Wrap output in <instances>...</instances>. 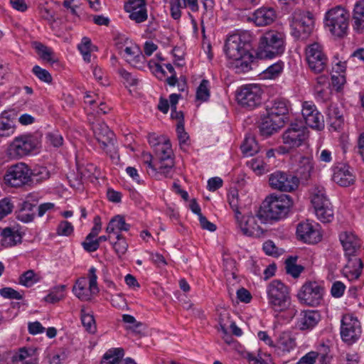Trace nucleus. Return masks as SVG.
Masks as SVG:
<instances>
[{
  "label": "nucleus",
  "mask_w": 364,
  "mask_h": 364,
  "mask_svg": "<svg viewBox=\"0 0 364 364\" xmlns=\"http://www.w3.org/2000/svg\"><path fill=\"white\" fill-rule=\"evenodd\" d=\"M284 50V33L271 30L259 38L257 55L260 59H271L280 55Z\"/></svg>",
  "instance_id": "nucleus-4"
},
{
  "label": "nucleus",
  "mask_w": 364,
  "mask_h": 364,
  "mask_svg": "<svg viewBox=\"0 0 364 364\" xmlns=\"http://www.w3.org/2000/svg\"><path fill=\"white\" fill-rule=\"evenodd\" d=\"M332 85L336 88L337 91L340 90L342 86L346 82V77L341 73H338V75H333L331 76Z\"/></svg>",
  "instance_id": "nucleus-62"
},
{
  "label": "nucleus",
  "mask_w": 364,
  "mask_h": 364,
  "mask_svg": "<svg viewBox=\"0 0 364 364\" xmlns=\"http://www.w3.org/2000/svg\"><path fill=\"white\" fill-rule=\"evenodd\" d=\"M65 285H59L53 288L45 298V301L48 303H56L63 299V292L65 289Z\"/></svg>",
  "instance_id": "nucleus-44"
},
{
  "label": "nucleus",
  "mask_w": 364,
  "mask_h": 364,
  "mask_svg": "<svg viewBox=\"0 0 364 364\" xmlns=\"http://www.w3.org/2000/svg\"><path fill=\"white\" fill-rule=\"evenodd\" d=\"M48 142L55 147H59L63 144V136L58 132H49L46 135Z\"/></svg>",
  "instance_id": "nucleus-57"
},
{
  "label": "nucleus",
  "mask_w": 364,
  "mask_h": 364,
  "mask_svg": "<svg viewBox=\"0 0 364 364\" xmlns=\"http://www.w3.org/2000/svg\"><path fill=\"white\" fill-rule=\"evenodd\" d=\"M74 294L81 301H87L92 299V296L99 292V289H91L90 284L87 287L85 278H80L77 280L76 284L73 288Z\"/></svg>",
  "instance_id": "nucleus-26"
},
{
  "label": "nucleus",
  "mask_w": 364,
  "mask_h": 364,
  "mask_svg": "<svg viewBox=\"0 0 364 364\" xmlns=\"http://www.w3.org/2000/svg\"><path fill=\"white\" fill-rule=\"evenodd\" d=\"M348 20V12L344 8L338 6L326 13L324 24L332 35L341 38L347 33Z\"/></svg>",
  "instance_id": "nucleus-7"
},
{
  "label": "nucleus",
  "mask_w": 364,
  "mask_h": 364,
  "mask_svg": "<svg viewBox=\"0 0 364 364\" xmlns=\"http://www.w3.org/2000/svg\"><path fill=\"white\" fill-rule=\"evenodd\" d=\"M41 280L39 274L34 272L33 270L29 269L23 272L19 277V284L26 287H31L34 284L38 282Z\"/></svg>",
  "instance_id": "nucleus-38"
},
{
  "label": "nucleus",
  "mask_w": 364,
  "mask_h": 364,
  "mask_svg": "<svg viewBox=\"0 0 364 364\" xmlns=\"http://www.w3.org/2000/svg\"><path fill=\"white\" fill-rule=\"evenodd\" d=\"M361 334V326L357 318L351 314H346L341 320V335L345 342L353 343Z\"/></svg>",
  "instance_id": "nucleus-16"
},
{
  "label": "nucleus",
  "mask_w": 364,
  "mask_h": 364,
  "mask_svg": "<svg viewBox=\"0 0 364 364\" xmlns=\"http://www.w3.org/2000/svg\"><path fill=\"white\" fill-rule=\"evenodd\" d=\"M269 306L277 312L284 311L291 304L289 288L280 280L274 279L267 286Z\"/></svg>",
  "instance_id": "nucleus-5"
},
{
  "label": "nucleus",
  "mask_w": 364,
  "mask_h": 364,
  "mask_svg": "<svg viewBox=\"0 0 364 364\" xmlns=\"http://www.w3.org/2000/svg\"><path fill=\"white\" fill-rule=\"evenodd\" d=\"M314 171V163L308 156H302L299 161L296 173L302 181H308Z\"/></svg>",
  "instance_id": "nucleus-29"
},
{
  "label": "nucleus",
  "mask_w": 364,
  "mask_h": 364,
  "mask_svg": "<svg viewBox=\"0 0 364 364\" xmlns=\"http://www.w3.org/2000/svg\"><path fill=\"white\" fill-rule=\"evenodd\" d=\"M317 218L322 223H330L333 220V210L331 205L314 210Z\"/></svg>",
  "instance_id": "nucleus-42"
},
{
  "label": "nucleus",
  "mask_w": 364,
  "mask_h": 364,
  "mask_svg": "<svg viewBox=\"0 0 364 364\" xmlns=\"http://www.w3.org/2000/svg\"><path fill=\"white\" fill-rule=\"evenodd\" d=\"M1 235L2 237L1 244L6 247L15 246L22 242L21 233L14 228H6L3 229Z\"/></svg>",
  "instance_id": "nucleus-28"
},
{
  "label": "nucleus",
  "mask_w": 364,
  "mask_h": 364,
  "mask_svg": "<svg viewBox=\"0 0 364 364\" xmlns=\"http://www.w3.org/2000/svg\"><path fill=\"white\" fill-rule=\"evenodd\" d=\"M85 250L88 252L96 251L99 248L97 241L95 238H89L87 236L85 237V241L82 243Z\"/></svg>",
  "instance_id": "nucleus-59"
},
{
  "label": "nucleus",
  "mask_w": 364,
  "mask_h": 364,
  "mask_svg": "<svg viewBox=\"0 0 364 364\" xmlns=\"http://www.w3.org/2000/svg\"><path fill=\"white\" fill-rule=\"evenodd\" d=\"M344 290V284L341 282H336L333 284L331 291L333 296L338 298L343 294Z\"/></svg>",
  "instance_id": "nucleus-63"
},
{
  "label": "nucleus",
  "mask_w": 364,
  "mask_h": 364,
  "mask_svg": "<svg viewBox=\"0 0 364 364\" xmlns=\"http://www.w3.org/2000/svg\"><path fill=\"white\" fill-rule=\"evenodd\" d=\"M210 97V82L208 80H203L196 90V100L206 102Z\"/></svg>",
  "instance_id": "nucleus-43"
},
{
  "label": "nucleus",
  "mask_w": 364,
  "mask_h": 364,
  "mask_svg": "<svg viewBox=\"0 0 364 364\" xmlns=\"http://www.w3.org/2000/svg\"><path fill=\"white\" fill-rule=\"evenodd\" d=\"M33 72L35 75L41 81L47 83H50L52 82L53 78L49 72L45 69L41 68L40 66L35 65L33 68Z\"/></svg>",
  "instance_id": "nucleus-52"
},
{
  "label": "nucleus",
  "mask_w": 364,
  "mask_h": 364,
  "mask_svg": "<svg viewBox=\"0 0 364 364\" xmlns=\"http://www.w3.org/2000/svg\"><path fill=\"white\" fill-rule=\"evenodd\" d=\"M353 28L358 32L364 29V0L356 3L353 14Z\"/></svg>",
  "instance_id": "nucleus-32"
},
{
  "label": "nucleus",
  "mask_w": 364,
  "mask_h": 364,
  "mask_svg": "<svg viewBox=\"0 0 364 364\" xmlns=\"http://www.w3.org/2000/svg\"><path fill=\"white\" fill-rule=\"evenodd\" d=\"M306 60L311 72L321 73L328 65V58L323 46L318 43H313L306 46L305 50Z\"/></svg>",
  "instance_id": "nucleus-12"
},
{
  "label": "nucleus",
  "mask_w": 364,
  "mask_h": 364,
  "mask_svg": "<svg viewBox=\"0 0 364 364\" xmlns=\"http://www.w3.org/2000/svg\"><path fill=\"white\" fill-rule=\"evenodd\" d=\"M318 357L316 352L311 351L303 356L297 364H314Z\"/></svg>",
  "instance_id": "nucleus-64"
},
{
  "label": "nucleus",
  "mask_w": 364,
  "mask_h": 364,
  "mask_svg": "<svg viewBox=\"0 0 364 364\" xmlns=\"http://www.w3.org/2000/svg\"><path fill=\"white\" fill-rule=\"evenodd\" d=\"M277 14L274 9L262 7L257 9L252 14L251 20L257 26H268L276 19Z\"/></svg>",
  "instance_id": "nucleus-24"
},
{
  "label": "nucleus",
  "mask_w": 364,
  "mask_h": 364,
  "mask_svg": "<svg viewBox=\"0 0 364 364\" xmlns=\"http://www.w3.org/2000/svg\"><path fill=\"white\" fill-rule=\"evenodd\" d=\"M262 93L259 85L248 84L237 89L236 100L242 107L252 109L261 105Z\"/></svg>",
  "instance_id": "nucleus-10"
},
{
  "label": "nucleus",
  "mask_w": 364,
  "mask_h": 364,
  "mask_svg": "<svg viewBox=\"0 0 364 364\" xmlns=\"http://www.w3.org/2000/svg\"><path fill=\"white\" fill-rule=\"evenodd\" d=\"M14 205L9 198H5L0 200V220L10 214Z\"/></svg>",
  "instance_id": "nucleus-53"
},
{
  "label": "nucleus",
  "mask_w": 364,
  "mask_h": 364,
  "mask_svg": "<svg viewBox=\"0 0 364 364\" xmlns=\"http://www.w3.org/2000/svg\"><path fill=\"white\" fill-rule=\"evenodd\" d=\"M247 164L258 176L269 171V166L259 157L252 159L247 162Z\"/></svg>",
  "instance_id": "nucleus-40"
},
{
  "label": "nucleus",
  "mask_w": 364,
  "mask_h": 364,
  "mask_svg": "<svg viewBox=\"0 0 364 364\" xmlns=\"http://www.w3.org/2000/svg\"><path fill=\"white\" fill-rule=\"evenodd\" d=\"M124 53V57L132 66L136 68L143 67L145 57L136 45L132 44L129 46H126Z\"/></svg>",
  "instance_id": "nucleus-25"
},
{
  "label": "nucleus",
  "mask_w": 364,
  "mask_h": 364,
  "mask_svg": "<svg viewBox=\"0 0 364 364\" xmlns=\"http://www.w3.org/2000/svg\"><path fill=\"white\" fill-rule=\"evenodd\" d=\"M291 197L286 194H271L266 197L257 215L264 221H278L285 218L293 206Z\"/></svg>",
  "instance_id": "nucleus-3"
},
{
  "label": "nucleus",
  "mask_w": 364,
  "mask_h": 364,
  "mask_svg": "<svg viewBox=\"0 0 364 364\" xmlns=\"http://www.w3.org/2000/svg\"><path fill=\"white\" fill-rule=\"evenodd\" d=\"M128 12L130 13L129 18L136 23H141L147 19V12L145 6H141L139 9H134Z\"/></svg>",
  "instance_id": "nucleus-49"
},
{
  "label": "nucleus",
  "mask_w": 364,
  "mask_h": 364,
  "mask_svg": "<svg viewBox=\"0 0 364 364\" xmlns=\"http://www.w3.org/2000/svg\"><path fill=\"white\" fill-rule=\"evenodd\" d=\"M38 144L37 139L31 134H22L15 137L9 145L8 155L13 159H19L31 154Z\"/></svg>",
  "instance_id": "nucleus-11"
},
{
  "label": "nucleus",
  "mask_w": 364,
  "mask_h": 364,
  "mask_svg": "<svg viewBox=\"0 0 364 364\" xmlns=\"http://www.w3.org/2000/svg\"><path fill=\"white\" fill-rule=\"evenodd\" d=\"M269 183L274 190L291 192L298 188L299 179L287 172L277 171L269 176Z\"/></svg>",
  "instance_id": "nucleus-14"
},
{
  "label": "nucleus",
  "mask_w": 364,
  "mask_h": 364,
  "mask_svg": "<svg viewBox=\"0 0 364 364\" xmlns=\"http://www.w3.org/2000/svg\"><path fill=\"white\" fill-rule=\"evenodd\" d=\"M306 138V128L298 123L291 124L282 135L283 143L289 148L301 146Z\"/></svg>",
  "instance_id": "nucleus-18"
},
{
  "label": "nucleus",
  "mask_w": 364,
  "mask_h": 364,
  "mask_svg": "<svg viewBox=\"0 0 364 364\" xmlns=\"http://www.w3.org/2000/svg\"><path fill=\"white\" fill-rule=\"evenodd\" d=\"M339 240L346 255L349 257L355 256V253L361 246L359 238L351 232H343L340 234Z\"/></svg>",
  "instance_id": "nucleus-22"
},
{
  "label": "nucleus",
  "mask_w": 364,
  "mask_h": 364,
  "mask_svg": "<svg viewBox=\"0 0 364 364\" xmlns=\"http://www.w3.org/2000/svg\"><path fill=\"white\" fill-rule=\"evenodd\" d=\"M15 125L9 117L8 113L4 112L0 115V136H9L15 132Z\"/></svg>",
  "instance_id": "nucleus-33"
},
{
  "label": "nucleus",
  "mask_w": 364,
  "mask_h": 364,
  "mask_svg": "<svg viewBox=\"0 0 364 364\" xmlns=\"http://www.w3.org/2000/svg\"><path fill=\"white\" fill-rule=\"evenodd\" d=\"M142 158L144 163L146 164L151 170L150 171H148L149 174L152 177H157L160 174L158 168V163L155 164L152 163V156L149 153H143Z\"/></svg>",
  "instance_id": "nucleus-48"
},
{
  "label": "nucleus",
  "mask_w": 364,
  "mask_h": 364,
  "mask_svg": "<svg viewBox=\"0 0 364 364\" xmlns=\"http://www.w3.org/2000/svg\"><path fill=\"white\" fill-rule=\"evenodd\" d=\"M324 294V289L316 282H306L297 294V297L301 304L310 306L319 305Z\"/></svg>",
  "instance_id": "nucleus-13"
},
{
  "label": "nucleus",
  "mask_w": 364,
  "mask_h": 364,
  "mask_svg": "<svg viewBox=\"0 0 364 364\" xmlns=\"http://www.w3.org/2000/svg\"><path fill=\"white\" fill-rule=\"evenodd\" d=\"M158 159V168L161 175L168 177L174 166L173 150L169 140H164L154 151Z\"/></svg>",
  "instance_id": "nucleus-15"
},
{
  "label": "nucleus",
  "mask_w": 364,
  "mask_h": 364,
  "mask_svg": "<svg viewBox=\"0 0 364 364\" xmlns=\"http://www.w3.org/2000/svg\"><path fill=\"white\" fill-rule=\"evenodd\" d=\"M284 69V63L282 60H278L277 63L268 66L262 72L264 78L274 79L277 77Z\"/></svg>",
  "instance_id": "nucleus-41"
},
{
  "label": "nucleus",
  "mask_w": 364,
  "mask_h": 364,
  "mask_svg": "<svg viewBox=\"0 0 364 364\" xmlns=\"http://www.w3.org/2000/svg\"><path fill=\"white\" fill-rule=\"evenodd\" d=\"M130 225L125 222L123 216L117 215L112 218L106 228V232L109 234L114 233L117 235L121 231H128Z\"/></svg>",
  "instance_id": "nucleus-31"
},
{
  "label": "nucleus",
  "mask_w": 364,
  "mask_h": 364,
  "mask_svg": "<svg viewBox=\"0 0 364 364\" xmlns=\"http://www.w3.org/2000/svg\"><path fill=\"white\" fill-rule=\"evenodd\" d=\"M80 53H92L97 50L95 46L92 44L91 40L87 37H83L81 43L77 46Z\"/></svg>",
  "instance_id": "nucleus-54"
},
{
  "label": "nucleus",
  "mask_w": 364,
  "mask_h": 364,
  "mask_svg": "<svg viewBox=\"0 0 364 364\" xmlns=\"http://www.w3.org/2000/svg\"><path fill=\"white\" fill-rule=\"evenodd\" d=\"M81 321L83 326L89 333H94L96 331V325L93 316L87 313L84 309H81Z\"/></svg>",
  "instance_id": "nucleus-45"
},
{
  "label": "nucleus",
  "mask_w": 364,
  "mask_h": 364,
  "mask_svg": "<svg viewBox=\"0 0 364 364\" xmlns=\"http://www.w3.org/2000/svg\"><path fill=\"white\" fill-rule=\"evenodd\" d=\"M290 26L296 39L306 40L314 28V15L308 11L296 10L291 15Z\"/></svg>",
  "instance_id": "nucleus-8"
},
{
  "label": "nucleus",
  "mask_w": 364,
  "mask_h": 364,
  "mask_svg": "<svg viewBox=\"0 0 364 364\" xmlns=\"http://www.w3.org/2000/svg\"><path fill=\"white\" fill-rule=\"evenodd\" d=\"M73 225L66 221L63 220L60 222L57 228V234L60 236H70L73 232Z\"/></svg>",
  "instance_id": "nucleus-51"
},
{
  "label": "nucleus",
  "mask_w": 364,
  "mask_h": 364,
  "mask_svg": "<svg viewBox=\"0 0 364 364\" xmlns=\"http://www.w3.org/2000/svg\"><path fill=\"white\" fill-rule=\"evenodd\" d=\"M120 76L124 79V83L129 86H134L137 84L138 80L132 73L127 72L124 69L119 70Z\"/></svg>",
  "instance_id": "nucleus-58"
},
{
  "label": "nucleus",
  "mask_w": 364,
  "mask_h": 364,
  "mask_svg": "<svg viewBox=\"0 0 364 364\" xmlns=\"http://www.w3.org/2000/svg\"><path fill=\"white\" fill-rule=\"evenodd\" d=\"M34 48L43 60L50 63H54L58 61L51 48L37 42L34 43Z\"/></svg>",
  "instance_id": "nucleus-37"
},
{
  "label": "nucleus",
  "mask_w": 364,
  "mask_h": 364,
  "mask_svg": "<svg viewBox=\"0 0 364 364\" xmlns=\"http://www.w3.org/2000/svg\"><path fill=\"white\" fill-rule=\"evenodd\" d=\"M327 122L334 131L339 129L343 123L342 115L339 114L337 109H330L328 113Z\"/></svg>",
  "instance_id": "nucleus-39"
},
{
  "label": "nucleus",
  "mask_w": 364,
  "mask_h": 364,
  "mask_svg": "<svg viewBox=\"0 0 364 364\" xmlns=\"http://www.w3.org/2000/svg\"><path fill=\"white\" fill-rule=\"evenodd\" d=\"M235 219L237 228L240 230L242 235L247 237H260L263 234V229L258 224L256 216L252 215L237 216Z\"/></svg>",
  "instance_id": "nucleus-17"
},
{
  "label": "nucleus",
  "mask_w": 364,
  "mask_h": 364,
  "mask_svg": "<svg viewBox=\"0 0 364 364\" xmlns=\"http://www.w3.org/2000/svg\"><path fill=\"white\" fill-rule=\"evenodd\" d=\"M91 128L95 139L100 144V147L109 154L112 161L117 162L119 156L115 146V136L108 126L102 121L97 120L90 122Z\"/></svg>",
  "instance_id": "nucleus-6"
},
{
  "label": "nucleus",
  "mask_w": 364,
  "mask_h": 364,
  "mask_svg": "<svg viewBox=\"0 0 364 364\" xmlns=\"http://www.w3.org/2000/svg\"><path fill=\"white\" fill-rule=\"evenodd\" d=\"M124 356L122 348L109 350L103 356L100 364H120Z\"/></svg>",
  "instance_id": "nucleus-35"
},
{
  "label": "nucleus",
  "mask_w": 364,
  "mask_h": 364,
  "mask_svg": "<svg viewBox=\"0 0 364 364\" xmlns=\"http://www.w3.org/2000/svg\"><path fill=\"white\" fill-rule=\"evenodd\" d=\"M296 346L295 338H293L290 333L282 332L280 333L277 341V348L283 351L289 352Z\"/></svg>",
  "instance_id": "nucleus-34"
},
{
  "label": "nucleus",
  "mask_w": 364,
  "mask_h": 364,
  "mask_svg": "<svg viewBox=\"0 0 364 364\" xmlns=\"http://www.w3.org/2000/svg\"><path fill=\"white\" fill-rule=\"evenodd\" d=\"M35 213L31 212H26L18 210L16 212V218L23 223H30L35 218Z\"/></svg>",
  "instance_id": "nucleus-61"
},
{
  "label": "nucleus",
  "mask_w": 364,
  "mask_h": 364,
  "mask_svg": "<svg viewBox=\"0 0 364 364\" xmlns=\"http://www.w3.org/2000/svg\"><path fill=\"white\" fill-rule=\"evenodd\" d=\"M296 258H288L286 260V270L287 272L294 277H298L301 272L304 270V268L301 265H297L295 264Z\"/></svg>",
  "instance_id": "nucleus-47"
},
{
  "label": "nucleus",
  "mask_w": 364,
  "mask_h": 364,
  "mask_svg": "<svg viewBox=\"0 0 364 364\" xmlns=\"http://www.w3.org/2000/svg\"><path fill=\"white\" fill-rule=\"evenodd\" d=\"M289 112L287 102L284 100H275L266 107V112L261 116L259 132L268 136L283 127Z\"/></svg>",
  "instance_id": "nucleus-2"
},
{
  "label": "nucleus",
  "mask_w": 364,
  "mask_h": 364,
  "mask_svg": "<svg viewBox=\"0 0 364 364\" xmlns=\"http://www.w3.org/2000/svg\"><path fill=\"white\" fill-rule=\"evenodd\" d=\"M318 225H313L308 220L300 223L296 228L298 237L304 242L315 244L321 239V235L318 229Z\"/></svg>",
  "instance_id": "nucleus-20"
},
{
  "label": "nucleus",
  "mask_w": 364,
  "mask_h": 364,
  "mask_svg": "<svg viewBox=\"0 0 364 364\" xmlns=\"http://www.w3.org/2000/svg\"><path fill=\"white\" fill-rule=\"evenodd\" d=\"M111 304L114 307H116V308H118V309H122V310L127 309V304L125 299L119 294H116V295L112 296Z\"/></svg>",
  "instance_id": "nucleus-60"
},
{
  "label": "nucleus",
  "mask_w": 364,
  "mask_h": 364,
  "mask_svg": "<svg viewBox=\"0 0 364 364\" xmlns=\"http://www.w3.org/2000/svg\"><path fill=\"white\" fill-rule=\"evenodd\" d=\"M0 295L6 299H22L23 296L11 287H4L0 289Z\"/></svg>",
  "instance_id": "nucleus-55"
},
{
  "label": "nucleus",
  "mask_w": 364,
  "mask_h": 364,
  "mask_svg": "<svg viewBox=\"0 0 364 364\" xmlns=\"http://www.w3.org/2000/svg\"><path fill=\"white\" fill-rule=\"evenodd\" d=\"M228 201L231 208L235 213V218H236L237 216V213L239 215L242 214L241 212L240 211V204L237 193H232L228 196Z\"/></svg>",
  "instance_id": "nucleus-56"
},
{
  "label": "nucleus",
  "mask_w": 364,
  "mask_h": 364,
  "mask_svg": "<svg viewBox=\"0 0 364 364\" xmlns=\"http://www.w3.org/2000/svg\"><path fill=\"white\" fill-rule=\"evenodd\" d=\"M117 241L112 243V247L119 257L124 255L128 249V243L120 233L117 235Z\"/></svg>",
  "instance_id": "nucleus-46"
},
{
  "label": "nucleus",
  "mask_w": 364,
  "mask_h": 364,
  "mask_svg": "<svg viewBox=\"0 0 364 364\" xmlns=\"http://www.w3.org/2000/svg\"><path fill=\"white\" fill-rule=\"evenodd\" d=\"M349 257L346 266L343 269V275L348 280L357 279L361 274L363 264L362 260L355 257Z\"/></svg>",
  "instance_id": "nucleus-27"
},
{
  "label": "nucleus",
  "mask_w": 364,
  "mask_h": 364,
  "mask_svg": "<svg viewBox=\"0 0 364 364\" xmlns=\"http://www.w3.org/2000/svg\"><path fill=\"white\" fill-rule=\"evenodd\" d=\"M311 203L314 210L331 205L326 196V191L323 187H316L313 189L311 193Z\"/></svg>",
  "instance_id": "nucleus-30"
},
{
  "label": "nucleus",
  "mask_w": 364,
  "mask_h": 364,
  "mask_svg": "<svg viewBox=\"0 0 364 364\" xmlns=\"http://www.w3.org/2000/svg\"><path fill=\"white\" fill-rule=\"evenodd\" d=\"M32 170L23 162L7 167L4 176V183L14 188H21L32 182Z\"/></svg>",
  "instance_id": "nucleus-9"
},
{
  "label": "nucleus",
  "mask_w": 364,
  "mask_h": 364,
  "mask_svg": "<svg viewBox=\"0 0 364 364\" xmlns=\"http://www.w3.org/2000/svg\"><path fill=\"white\" fill-rule=\"evenodd\" d=\"M252 36L249 31L230 35L225 44V53L232 60V66L237 73H247L252 69L255 59L250 52Z\"/></svg>",
  "instance_id": "nucleus-1"
},
{
  "label": "nucleus",
  "mask_w": 364,
  "mask_h": 364,
  "mask_svg": "<svg viewBox=\"0 0 364 364\" xmlns=\"http://www.w3.org/2000/svg\"><path fill=\"white\" fill-rule=\"evenodd\" d=\"M352 168L346 164H338L333 168V180L341 186L347 187L355 181Z\"/></svg>",
  "instance_id": "nucleus-21"
},
{
  "label": "nucleus",
  "mask_w": 364,
  "mask_h": 364,
  "mask_svg": "<svg viewBox=\"0 0 364 364\" xmlns=\"http://www.w3.org/2000/svg\"><path fill=\"white\" fill-rule=\"evenodd\" d=\"M320 318V314L316 311H301L297 319L296 326L301 331L311 330L317 325Z\"/></svg>",
  "instance_id": "nucleus-23"
},
{
  "label": "nucleus",
  "mask_w": 364,
  "mask_h": 364,
  "mask_svg": "<svg viewBox=\"0 0 364 364\" xmlns=\"http://www.w3.org/2000/svg\"><path fill=\"white\" fill-rule=\"evenodd\" d=\"M302 107V116L306 124L316 130H323L325 127L323 116L317 110L316 106L305 102Z\"/></svg>",
  "instance_id": "nucleus-19"
},
{
  "label": "nucleus",
  "mask_w": 364,
  "mask_h": 364,
  "mask_svg": "<svg viewBox=\"0 0 364 364\" xmlns=\"http://www.w3.org/2000/svg\"><path fill=\"white\" fill-rule=\"evenodd\" d=\"M241 150L246 156H252L259 151V146L254 136L247 135L241 145Z\"/></svg>",
  "instance_id": "nucleus-36"
},
{
  "label": "nucleus",
  "mask_w": 364,
  "mask_h": 364,
  "mask_svg": "<svg viewBox=\"0 0 364 364\" xmlns=\"http://www.w3.org/2000/svg\"><path fill=\"white\" fill-rule=\"evenodd\" d=\"M176 132L179 141V145L181 149H184V146L186 145V142L189 138V136L188 133L185 131L183 122H178L176 127Z\"/></svg>",
  "instance_id": "nucleus-50"
}]
</instances>
